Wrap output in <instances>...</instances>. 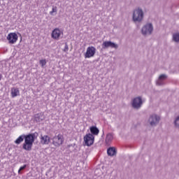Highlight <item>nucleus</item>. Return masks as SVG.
I'll use <instances>...</instances> for the list:
<instances>
[{
	"label": "nucleus",
	"instance_id": "nucleus-11",
	"mask_svg": "<svg viewBox=\"0 0 179 179\" xmlns=\"http://www.w3.org/2000/svg\"><path fill=\"white\" fill-rule=\"evenodd\" d=\"M108 48L117 49V48H118V45L116 43H114V42H111L110 41H104L102 43V48L103 50H106V48Z\"/></svg>",
	"mask_w": 179,
	"mask_h": 179
},
{
	"label": "nucleus",
	"instance_id": "nucleus-21",
	"mask_svg": "<svg viewBox=\"0 0 179 179\" xmlns=\"http://www.w3.org/2000/svg\"><path fill=\"white\" fill-rule=\"evenodd\" d=\"M39 64L42 68H44L47 64V61L45 59H41Z\"/></svg>",
	"mask_w": 179,
	"mask_h": 179
},
{
	"label": "nucleus",
	"instance_id": "nucleus-20",
	"mask_svg": "<svg viewBox=\"0 0 179 179\" xmlns=\"http://www.w3.org/2000/svg\"><path fill=\"white\" fill-rule=\"evenodd\" d=\"M173 41H175V43H179V33L173 34Z\"/></svg>",
	"mask_w": 179,
	"mask_h": 179
},
{
	"label": "nucleus",
	"instance_id": "nucleus-18",
	"mask_svg": "<svg viewBox=\"0 0 179 179\" xmlns=\"http://www.w3.org/2000/svg\"><path fill=\"white\" fill-rule=\"evenodd\" d=\"M44 120V115L41 113H38L35 115V121L36 122H41Z\"/></svg>",
	"mask_w": 179,
	"mask_h": 179
},
{
	"label": "nucleus",
	"instance_id": "nucleus-5",
	"mask_svg": "<svg viewBox=\"0 0 179 179\" xmlns=\"http://www.w3.org/2000/svg\"><path fill=\"white\" fill-rule=\"evenodd\" d=\"M84 141L86 146H92L94 143V136L89 133L84 136Z\"/></svg>",
	"mask_w": 179,
	"mask_h": 179
},
{
	"label": "nucleus",
	"instance_id": "nucleus-8",
	"mask_svg": "<svg viewBox=\"0 0 179 179\" xmlns=\"http://www.w3.org/2000/svg\"><path fill=\"white\" fill-rule=\"evenodd\" d=\"M148 121L152 127H156V124H159L160 121V117L156 114L151 115Z\"/></svg>",
	"mask_w": 179,
	"mask_h": 179
},
{
	"label": "nucleus",
	"instance_id": "nucleus-15",
	"mask_svg": "<svg viewBox=\"0 0 179 179\" xmlns=\"http://www.w3.org/2000/svg\"><path fill=\"white\" fill-rule=\"evenodd\" d=\"M107 154L108 156L113 157V156H115V155H117V149L115 148V147H110L107 150Z\"/></svg>",
	"mask_w": 179,
	"mask_h": 179
},
{
	"label": "nucleus",
	"instance_id": "nucleus-13",
	"mask_svg": "<svg viewBox=\"0 0 179 179\" xmlns=\"http://www.w3.org/2000/svg\"><path fill=\"white\" fill-rule=\"evenodd\" d=\"M10 94L13 99H15V97H17V96H20V91L19 90V88H11Z\"/></svg>",
	"mask_w": 179,
	"mask_h": 179
},
{
	"label": "nucleus",
	"instance_id": "nucleus-2",
	"mask_svg": "<svg viewBox=\"0 0 179 179\" xmlns=\"http://www.w3.org/2000/svg\"><path fill=\"white\" fill-rule=\"evenodd\" d=\"M143 105V100L142 99V96H136L131 101V107H133L135 110H139Z\"/></svg>",
	"mask_w": 179,
	"mask_h": 179
},
{
	"label": "nucleus",
	"instance_id": "nucleus-10",
	"mask_svg": "<svg viewBox=\"0 0 179 179\" xmlns=\"http://www.w3.org/2000/svg\"><path fill=\"white\" fill-rule=\"evenodd\" d=\"M96 54V48L93 46H90L87 48V51L85 53V58H92L94 57Z\"/></svg>",
	"mask_w": 179,
	"mask_h": 179
},
{
	"label": "nucleus",
	"instance_id": "nucleus-12",
	"mask_svg": "<svg viewBox=\"0 0 179 179\" xmlns=\"http://www.w3.org/2000/svg\"><path fill=\"white\" fill-rule=\"evenodd\" d=\"M113 139H114V134L108 133L106 134V136L105 138V143H106V145H110V143L113 142Z\"/></svg>",
	"mask_w": 179,
	"mask_h": 179
},
{
	"label": "nucleus",
	"instance_id": "nucleus-26",
	"mask_svg": "<svg viewBox=\"0 0 179 179\" xmlns=\"http://www.w3.org/2000/svg\"><path fill=\"white\" fill-rule=\"evenodd\" d=\"M1 77H0V80H1Z\"/></svg>",
	"mask_w": 179,
	"mask_h": 179
},
{
	"label": "nucleus",
	"instance_id": "nucleus-22",
	"mask_svg": "<svg viewBox=\"0 0 179 179\" xmlns=\"http://www.w3.org/2000/svg\"><path fill=\"white\" fill-rule=\"evenodd\" d=\"M27 167V165L24 164V166H21L20 169L18 170V174H22L21 171L24 170Z\"/></svg>",
	"mask_w": 179,
	"mask_h": 179
},
{
	"label": "nucleus",
	"instance_id": "nucleus-16",
	"mask_svg": "<svg viewBox=\"0 0 179 179\" xmlns=\"http://www.w3.org/2000/svg\"><path fill=\"white\" fill-rule=\"evenodd\" d=\"M41 143L42 145H48L50 143V136L47 135L41 136Z\"/></svg>",
	"mask_w": 179,
	"mask_h": 179
},
{
	"label": "nucleus",
	"instance_id": "nucleus-17",
	"mask_svg": "<svg viewBox=\"0 0 179 179\" xmlns=\"http://www.w3.org/2000/svg\"><path fill=\"white\" fill-rule=\"evenodd\" d=\"M90 131L91 132V135H95L97 136L99 135V133L100 132V130L97 128L96 126H92L90 128Z\"/></svg>",
	"mask_w": 179,
	"mask_h": 179
},
{
	"label": "nucleus",
	"instance_id": "nucleus-19",
	"mask_svg": "<svg viewBox=\"0 0 179 179\" xmlns=\"http://www.w3.org/2000/svg\"><path fill=\"white\" fill-rule=\"evenodd\" d=\"M23 141H24V134H22L21 136H20L15 141L14 143L16 145H20V143H22V142H23Z\"/></svg>",
	"mask_w": 179,
	"mask_h": 179
},
{
	"label": "nucleus",
	"instance_id": "nucleus-6",
	"mask_svg": "<svg viewBox=\"0 0 179 179\" xmlns=\"http://www.w3.org/2000/svg\"><path fill=\"white\" fill-rule=\"evenodd\" d=\"M52 143L55 146H61L64 143V136L58 134L52 138Z\"/></svg>",
	"mask_w": 179,
	"mask_h": 179
},
{
	"label": "nucleus",
	"instance_id": "nucleus-3",
	"mask_svg": "<svg viewBox=\"0 0 179 179\" xmlns=\"http://www.w3.org/2000/svg\"><path fill=\"white\" fill-rule=\"evenodd\" d=\"M143 20V11L141 8L136 9L133 13V20L134 22H142Z\"/></svg>",
	"mask_w": 179,
	"mask_h": 179
},
{
	"label": "nucleus",
	"instance_id": "nucleus-14",
	"mask_svg": "<svg viewBox=\"0 0 179 179\" xmlns=\"http://www.w3.org/2000/svg\"><path fill=\"white\" fill-rule=\"evenodd\" d=\"M165 79H167V76L162 74L159 76L158 80L157 81V85L158 86H162L164 85V80Z\"/></svg>",
	"mask_w": 179,
	"mask_h": 179
},
{
	"label": "nucleus",
	"instance_id": "nucleus-24",
	"mask_svg": "<svg viewBox=\"0 0 179 179\" xmlns=\"http://www.w3.org/2000/svg\"><path fill=\"white\" fill-rule=\"evenodd\" d=\"M69 50V47L68 46V44L66 43V44H65L64 49V52H68V50Z\"/></svg>",
	"mask_w": 179,
	"mask_h": 179
},
{
	"label": "nucleus",
	"instance_id": "nucleus-9",
	"mask_svg": "<svg viewBox=\"0 0 179 179\" xmlns=\"http://www.w3.org/2000/svg\"><path fill=\"white\" fill-rule=\"evenodd\" d=\"M18 38L19 36H17V34L15 32H11L7 36V40L9 44H15L17 41Z\"/></svg>",
	"mask_w": 179,
	"mask_h": 179
},
{
	"label": "nucleus",
	"instance_id": "nucleus-23",
	"mask_svg": "<svg viewBox=\"0 0 179 179\" xmlns=\"http://www.w3.org/2000/svg\"><path fill=\"white\" fill-rule=\"evenodd\" d=\"M175 125L177 128H179V116H178L176 117V119L175 120Z\"/></svg>",
	"mask_w": 179,
	"mask_h": 179
},
{
	"label": "nucleus",
	"instance_id": "nucleus-7",
	"mask_svg": "<svg viewBox=\"0 0 179 179\" xmlns=\"http://www.w3.org/2000/svg\"><path fill=\"white\" fill-rule=\"evenodd\" d=\"M152 31H153V25L151 23L145 24L141 29V33L143 36L152 34Z\"/></svg>",
	"mask_w": 179,
	"mask_h": 179
},
{
	"label": "nucleus",
	"instance_id": "nucleus-1",
	"mask_svg": "<svg viewBox=\"0 0 179 179\" xmlns=\"http://www.w3.org/2000/svg\"><path fill=\"white\" fill-rule=\"evenodd\" d=\"M37 136H38V134H37V132L24 135V142L22 144V149H24V150L30 152L33 148L34 141L37 139Z\"/></svg>",
	"mask_w": 179,
	"mask_h": 179
},
{
	"label": "nucleus",
	"instance_id": "nucleus-25",
	"mask_svg": "<svg viewBox=\"0 0 179 179\" xmlns=\"http://www.w3.org/2000/svg\"><path fill=\"white\" fill-rule=\"evenodd\" d=\"M55 12H57V7H53L52 11L50 12V15H52Z\"/></svg>",
	"mask_w": 179,
	"mask_h": 179
},
{
	"label": "nucleus",
	"instance_id": "nucleus-4",
	"mask_svg": "<svg viewBox=\"0 0 179 179\" xmlns=\"http://www.w3.org/2000/svg\"><path fill=\"white\" fill-rule=\"evenodd\" d=\"M64 36V31L59 28H55L52 31L51 38L53 40H59L61 36Z\"/></svg>",
	"mask_w": 179,
	"mask_h": 179
}]
</instances>
